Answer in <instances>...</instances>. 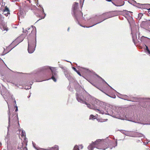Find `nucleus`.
<instances>
[{
  "mask_svg": "<svg viewBox=\"0 0 150 150\" xmlns=\"http://www.w3.org/2000/svg\"><path fill=\"white\" fill-rule=\"evenodd\" d=\"M87 102H85L84 103L87 105L88 108L90 109H93L95 110L98 111L100 114H105L118 119L131 121V117L127 115H125L124 113L123 112L121 113L120 111V109L117 107L115 106L110 107L107 105L105 106L104 108L105 111V112L104 111L102 110V107L100 106L98 109L96 107L93 108Z\"/></svg>",
  "mask_w": 150,
  "mask_h": 150,
  "instance_id": "obj_1",
  "label": "nucleus"
},
{
  "mask_svg": "<svg viewBox=\"0 0 150 150\" xmlns=\"http://www.w3.org/2000/svg\"><path fill=\"white\" fill-rule=\"evenodd\" d=\"M113 144L114 143L111 140H108L107 142H105L103 141L98 139L89 145L88 148L89 150H93L94 148L103 150H105L108 148L112 149L113 147H115L117 146V142H116L114 146L113 145Z\"/></svg>",
  "mask_w": 150,
  "mask_h": 150,
  "instance_id": "obj_2",
  "label": "nucleus"
},
{
  "mask_svg": "<svg viewBox=\"0 0 150 150\" xmlns=\"http://www.w3.org/2000/svg\"><path fill=\"white\" fill-rule=\"evenodd\" d=\"M76 97L77 101L81 103H84L85 102L91 103L93 105L95 104H98L99 103L102 104L103 102H100L98 99L92 97L87 92L83 94H76Z\"/></svg>",
  "mask_w": 150,
  "mask_h": 150,
  "instance_id": "obj_3",
  "label": "nucleus"
},
{
  "mask_svg": "<svg viewBox=\"0 0 150 150\" xmlns=\"http://www.w3.org/2000/svg\"><path fill=\"white\" fill-rule=\"evenodd\" d=\"M78 3L75 2L73 5L72 10L74 14V15L76 20L78 21V18L79 16H82L83 14L80 11L78 10Z\"/></svg>",
  "mask_w": 150,
  "mask_h": 150,
  "instance_id": "obj_4",
  "label": "nucleus"
},
{
  "mask_svg": "<svg viewBox=\"0 0 150 150\" xmlns=\"http://www.w3.org/2000/svg\"><path fill=\"white\" fill-rule=\"evenodd\" d=\"M43 70H46L48 71L49 70H51L52 74L51 79L54 82H55L56 81V79L58 78V76L57 74V71L54 69V68H52L48 66H46L43 68Z\"/></svg>",
  "mask_w": 150,
  "mask_h": 150,
  "instance_id": "obj_5",
  "label": "nucleus"
},
{
  "mask_svg": "<svg viewBox=\"0 0 150 150\" xmlns=\"http://www.w3.org/2000/svg\"><path fill=\"white\" fill-rule=\"evenodd\" d=\"M28 50L29 53H33L35 50L36 46V41L33 39L31 41L28 40Z\"/></svg>",
  "mask_w": 150,
  "mask_h": 150,
  "instance_id": "obj_6",
  "label": "nucleus"
},
{
  "mask_svg": "<svg viewBox=\"0 0 150 150\" xmlns=\"http://www.w3.org/2000/svg\"><path fill=\"white\" fill-rule=\"evenodd\" d=\"M10 110L9 109V112L8 113V115L9 116L8 117V124L9 125L8 127V128L10 127V125L11 124L12 125H13L14 122H15L16 120L18 119V115H16L13 118V114H12V115H11L10 114Z\"/></svg>",
  "mask_w": 150,
  "mask_h": 150,
  "instance_id": "obj_7",
  "label": "nucleus"
},
{
  "mask_svg": "<svg viewBox=\"0 0 150 150\" xmlns=\"http://www.w3.org/2000/svg\"><path fill=\"white\" fill-rule=\"evenodd\" d=\"M18 40V39H17L15 41H13L11 44V45L6 48V50L4 49V51L3 52V54H2V55H5L11 49H12L13 48L9 49V48L10 47V46H12V45L13 44H14L15 43H16L17 42Z\"/></svg>",
  "mask_w": 150,
  "mask_h": 150,
  "instance_id": "obj_8",
  "label": "nucleus"
},
{
  "mask_svg": "<svg viewBox=\"0 0 150 150\" xmlns=\"http://www.w3.org/2000/svg\"><path fill=\"white\" fill-rule=\"evenodd\" d=\"M1 22H0V24H1L2 25V27L1 28V29L3 31L6 30V31H7L8 30V28L7 27L6 25H3V24L4 23L3 21L4 18L2 16H1Z\"/></svg>",
  "mask_w": 150,
  "mask_h": 150,
  "instance_id": "obj_9",
  "label": "nucleus"
},
{
  "mask_svg": "<svg viewBox=\"0 0 150 150\" xmlns=\"http://www.w3.org/2000/svg\"><path fill=\"white\" fill-rule=\"evenodd\" d=\"M3 14L6 16H8L10 14L9 9L6 7H5V8L3 10Z\"/></svg>",
  "mask_w": 150,
  "mask_h": 150,
  "instance_id": "obj_10",
  "label": "nucleus"
},
{
  "mask_svg": "<svg viewBox=\"0 0 150 150\" xmlns=\"http://www.w3.org/2000/svg\"><path fill=\"white\" fill-rule=\"evenodd\" d=\"M30 29L32 30L31 31V34H35L36 33V28L33 26H32V28H28V30Z\"/></svg>",
  "mask_w": 150,
  "mask_h": 150,
  "instance_id": "obj_11",
  "label": "nucleus"
},
{
  "mask_svg": "<svg viewBox=\"0 0 150 150\" xmlns=\"http://www.w3.org/2000/svg\"><path fill=\"white\" fill-rule=\"evenodd\" d=\"M120 2L117 3V4H115L114 3L112 2V3L115 6H120L124 5V2L120 0H119Z\"/></svg>",
  "mask_w": 150,
  "mask_h": 150,
  "instance_id": "obj_12",
  "label": "nucleus"
},
{
  "mask_svg": "<svg viewBox=\"0 0 150 150\" xmlns=\"http://www.w3.org/2000/svg\"><path fill=\"white\" fill-rule=\"evenodd\" d=\"M135 122L137 123L141 124H146L145 122H144L143 120H142V119H141L140 117H139L137 119V120L134 122Z\"/></svg>",
  "mask_w": 150,
  "mask_h": 150,
  "instance_id": "obj_13",
  "label": "nucleus"
},
{
  "mask_svg": "<svg viewBox=\"0 0 150 150\" xmlns=\"http://www.w3.org/2000/svg\"><path fill=\"white\" fill-rule=\"evenodd\" d=\"M64 74L66 77L69 80H70L71 77L67 71H65Z\"/></svg>",
  "mask_w": 150,
  "mask_h": 150,
  "instance_id": "obj_14",
  "label": "nucleus"
},
{
  "mask_svg": "<svg viewBox=\"0 0 150 150\" xmlns=\"http://www.w3.org/2000/svg\"><path fill=\"white\" fill-rule=\"evenodd\" d=\"M58 146L57 145H55L54 146V147L50 148L48 149V150H58ZM42 150H45L43 149Z\"/></svg>",
  "mask_w": 150,
  "mask_h": 150,
  "instance_id": "obj_15",
  "label": "nucleus"
},
{
  "mask_svg": "<svg viewBox=\"0 0 150 150\" xmlns=\"http://www.w3.org/2000/svg\"><path fill=\"white\" fill-rule=\"evenodd\" d=\"M125 134L127 136H128L130 137H132V135L131 134V132L128 131L126 132V133Z\"/></svg>",
  "mask_w": 150,
  "mask_h": 150,
  "instance_id": "obj_16",
  "label": "nucleus"
},
{
  "mask_svg": "<svg viewBox=\"0 0 150 150\" xmlns=\"http://www.w3.org/2000/svg\"><path fill=\"white\" fill-rule=\"evenodd\" d=\"M10 138V134L8 132L7 134L6 135V137H5V140H7V142L9 140Z\"/></svg>",
  "mask_w": 150,
  "mask_h": 150,
  "instance_id": "obj_17",
  "label": "nucleus"
},
{
  "mask_svg": "<svg viewBox=\"0 0 150 150\" xmlns=\"http://www.w3.org/2000/svg\"><path fill=\"white\" fill-rule=\"evenodd\" d=\"M25 136H26V134H25V131H24L23 130H22V134H21L22 137H25Z\"/></svg>",
  "mask_w": 150,
  "mask_h": 150,
  "instance_id": "obj_18",
  "label": "nucleus"
},
{
  "mask_svg": "<svg viewBox=\"0 0 150 150\" xmlns=\"http://www.w3.org/2000/svg\"><path fill=\"white\" fill-rule=\"evenodd\" d=\"M138 18L139 19H140L143 16V14L142 13H139L138 15Z\"/></svg>",
  "mask_w": 150,
  "mask_h": 150,
  "instance_id": "obj_19",
  "label": "nucleus"
},
{
  "mask_svg": "<svg viewBox=\"0 0 150 150\" xmlns=\"http://www.w3.org/2000/svg\"><path fill=\"white\" fill-rule=\"evenodd\" d=\"M73 150H79V147L77 146H75Z\"/></svg>",
  "mask_w": 150,
  "mask_h": 150,
  "instance_id": "obj_20",
  "label": "nucleus"
},
{
  "mask_svg": "<svg viewBox=\"0 0 150 150\" xmlns=\"http://www.w3.org/2000/svg\"><path fill=\"white\" fill-rule=\"evenodd\" d=\"M97 76H98V77H99V78H101V79H102V80L103 81H104V82H105L106 83H107V84H108V86H110V87L111 88V89H113V90H114L113 88H112L111 86H109V85H108V83H107L105 81H104V80H103V79H102L101 77H100V76H98V75H97Z\"/></svg>",
  "mask_w": 150,
  "mask_h": 150,
  "instance_id": "obj_21",
  "label": "nucleus"
},
{
  "mask_svg": "<svg viewBox=\"0 0 150 150\" xmlns=\"http://www.w3.org/2000/svg\"><path fill=\"white\" fill-rule=\"evenodd\" d=\"M31 88V86H26L25 87V88L26 90H27V89H29Z\"/></svg>",
  "mask_w": 150,
  "mask_h": 150,
  "instance_id": "obj_22",
  "label": "nucleus"
},
{
  "mask_svg": "<svg viewBox=\"0 0 150 150\" xmlns=\"http://www.w3.org/2000/svg\"><path fill=\"white\" fill-rule=\"evenodd\" d=\"M120 132L123 134H125L126 133V131L123 130H120Z\"/></svg>",
  "mask_w": 150,
  "mask_h": 150,
  "instance_id": "obj_23",
  "label": "nucleus"
},
{
  "mask_svg": "<svg viewBox=\"0 0 150 150\" xmlns=\"http://www.w3.org/2000/svg\"><path fill=\"white\" fill-rule=\"evenodd\" d=\"M94 117V116L93 115H91L89 119H93Z\"/></svg>",
  "mask_w": 150,
  "mask_h": 150,
  "instance_id": "obj_24",
  "label": "nucleus"
},
{
  "mask_svg": "<svg viewBox=\"0 0 150 150\" xmlns=\"http://www.w3.org/2000/svg\"><path fill=\"white\" fill-rule=\"evenodd\" d=\"M72 69L74 71H75L76 72H77L78 71L74 67H72Z\"/></svg>",
  "mask_w": 150,
  "mask_h": 150,
  "instance_id": "obj_25",
  "label": "nucleus"
},
{
  "mask_svg": "<svg viewBox=\"0 0 150 150\" xmlns=\"http://www.w3.org/2000/svg\"><path fill=\"white\" fill-rule=\"evenodd\" d=\"M141 119H142V120L144 121V117L143 116H141L140 117Z\"/></svg>",
  "mask_w": 150,
  "mask_h": 150,
  "instance_id": "obj_26",
  "label": "nucleus"
},
{
  "mask_svg": "<svg viewBox=\"0 0 150 150\" xmlns=\"http://www.w3.org/2000/svg\"><path fill=\"white\" fill-rule=\"evenodd\" d=\"M79 148H81V149H82L83 148V146L82 145H81L79 146Z\"/></svg>",
  "mask_w": 150,
  "mask_h": 150,
  "instance_id": "obj_27",
  "label": "nucleus"
},
{
  "mask_svg": "<svg viewBox=\"0 0 150 150\" xmlns=\"http://www.w3.org/2000/svg\"><path fill=\"white\" fill-rule=\"evenodd\" d=\"M147 52L148 54L149 55H150V51L149 50H148L147 51Z\"/></svg>",
  "mask_w": 150,
  "mask_h": 150,
  "instance_id": "obj_28",
  "label": "nucleus"
},
{
  "mask_svg": "<svg viewBox=\"0 0 150 150\" xmlns=\"http://www.w3.org/2000/svg\"><path fill=\"white\" fill-rule=\"evenodd\" d=\"M76 86H77L78 88H80L81 87L78 84H77Z\"/></svg>",
  "mask_w": 150,
  "mask_h": 150,
  "instance_id": "obj_29",
  "label": "nucleus"
},
{
  "mask_svg": "<svg viewBox=\"0 0 150 150\" xmlns=\"http://www.w3.org/2000/svg\"><path fill=\"white\" fill-rule=\"evenodd\" d=\"M76 72L80 76H81V74H80V73L78 71L77 72Z\"/></svg>",
  "mask_w": 150,
  "mask_h": 150,
  "instance_id": "obj_30",
  "label": "nucleus"
},
{
  "mask_svg": "<svg viewBox=\"0 0 150 150\" xmlns=\"http://www.w3.org/2000/svg\"><path fill=\"white\" fill-rule=\"evenodd\" d=\"M100 23V22H98V23H96V24H95L94 25H92V26H91L89 27H92V26H94V25H96V24H98V23ZM87 27V28H88V27Z\"/></svg>",
  "mask_w": 150,
  "mask_h": 150,
  "instance_id": "obj_31",
  "label": "nucleus"
},
{
  "mask_svg": "<svg viewBox=\"0 0 150 150\" xmlns=\"http://www.w3.org/2000/svg\"><path fill=\"white\" fill-rule=\"evenodd\" d=\"M16 109L15 110V111L17 112L18 110V107L17 106H16Z\"/></svg>",
  "mask_w": 150,
  "mask_h": 150,
  "instance_id": "obj_32",
  "label": "nucleus"
},
{
  "mask_svg": "<svg viewBox=\"0 0 150 150\" xmlns=\"http://www.w3.org/2000/svg\"><path fill=\"white\" fill-rule=\"evenodd\" d=\"M133 32L132 30V38H133V40H134V35H133Z\"/></svg>",
  "mask_w": 150,
  "mask_h": 150,
  "instance_id": "obj_33",
  "label": "nucleus"
},
{
  "mask_svg": "<svg viewBox=\"0 0 150 150\" xmlns=\"http://www.w3.org/2000/svg\"><path fill=\"white\" fill-rule=\"evenodd\" d=\"M39 6L42 8V11L43 12H44V10L43 8L42 7V6L40 5H39Z\"/></svg>",
  "mask_w": 150,
  "mask_h": 150,
  "instance_id": "obj_34",
  "label": "nucleus"
},
{
  "mask_svg": "<svg viewBox=\"0 0 150 150\" xmlns=\"http://www.w3.org/2000/svg\"><path fill=\"white\" fill-rule=\"evenodd\" d=\"M146 51H147V50H149V49H148V47L147 46H146Z\"/></svg>",
  "mask_w": 150,
  "mask_h": 150,
  "instance_id": "obj_35",
  "label": "nucleus"
},
{
  "mask_svg": "<svg viewBox=\"0 0 150 150\" xmlns=\"http://www.w3.org/2000/svg\"><path fill=\"white\" fill-rule=\"evenodd\" d=\"M24 150H27V147H25L24 148Z\"/></svg>",
  "mask_w": 150,
  "mask_h": 150,
  "instance_id": "obj_36",
  "label": "nucleus"
},
{
  "mask_svg": "<svg viewBox=\"0 0 150 150\" xmlns=\"http://www.w3.org/2000/svg\"><path fill=\"white\" fill-rule=\"evenodd\" d=\"M148 12L149 13H150V8H149V9H148Z\"/></svg>",
  "mask_w": 150,
  "mask_h": 150,
  "instance_id": "obj_37",
  "label": "nucleus"
},
{
  "mask_svg": "<svg viewBox=\"0 0 150 150\" xmlns=\"http://www.w3.org/2000/svg\"><path fill=\"white\" fill-rule=\"evenodd\" d=\"M144 144L145 145H146V144H147V143H147V142H144Z\"/></svg>",
  "mask_w": 150,
  "mask_h": 150,
  "instance_id": "obj_38",
  "label": "nucleus"
},
{
  "mask_svg": "<svg viewBox=\"0 0 150 150\" xmlns=\"http://www.w3.org/2000/svg\"><path fill=\"white\" fill-rule=\"evenodd\" d=\"M106 1L109 2H111L112 1V0H106Z\"/></svg>",
  "mask_w": 150,
  "mask_h": 150,
  "instance_id": "obj_39",
  "label": "nucleus"
},
{
  "mask_svg": "<svg viewBox=\"0 0 150 150\" xmlns=\"http://www.w3.org/2000/svg\"><path fill=\"white\" fill-rule=\"evenodd\" d=\"M18 43H16L15 45L14 46V47H13V48H14V47H16V46L17 45H18Z\"/></svg>",
  "mask_w": 150,
  "mask_h": 150,
  "instance_id": "obj_40",
  "label": "nucleus"
},
{
  "mask_svg": "<svg viewBox=\"0 0 150 150\" xmlns=\"http://www.w3.org/2000/svg\"><path fill=\"white\" fill-rule=\"evenodd\" d=\"M142 135H143L142 134H140L139 137H142Z\"/></svg>",
  "mask_w": 150,
  "mask_h": 150,
  "instance_id": "obj_41",
  "label": "nucleus"
},
{
  "mask_svg": "<svg viewBox=\"0 0 150 150\" xmlns=\"http://www.w3.org/2000/svg\"><path fill=\"white\" fill-rule=\"evenodd\" d=\"M69 28H68V31H69Z\"/></svg>",
  "mask_w": 150,
  "mask_h": 150,
  "instance_id": "obj_42",
  "label": "nucleus"
},
{
  "mask_svg": "<svg viewBox=\"0 0 150 150\" xmlns=\"http://www.w3.org/2000/svg\"><path fill=\"white\" fill-rule=\"evenodd\" d=\"M75 89H76V91H78L76 87L75 88Z\"/></svg>",
  "mask_w": 150,
  "mask_h": 150,
  "instance_id": "obj_43",
  "label": "nucleus"
},
{
  "mask_svg": "<svg viewBox=\"0 0 150 150\" xmlns=\"http://www.w3.org/2000/svg\"><path fill=\"white\" fill-rule=\"evenodd\" d=\"M30 97V95L29 96H28V98H29Z\"/></svg>",
  "mask_w": 150,
  "mask_h": 150,
  "instance_id": "obj_44",
  "label": "nucleus"
},
{
  "mask_svg": "<svg viewBox=\"0 0 150 150\" xmlns=\"http://www.w3.org/2000/svg\"><path fill=\"white\" fill-rule=\"evenodd\" d=\"M106 94L107 95H108V96H109V97H110V96H109L107 94Z\"/></svg>",
  "mask_w": 150,
  "mask_h": 150,
  "instance_id": "obj_45",
  "label": "nucleus"
},
{
  "mask_svg": "<svg viewBox=\"0 0 150 150\" xmlns=\"http://www.w3.org/2000/svg\"><path fill=\"white\" fill-rule=\"evenodd\" d=\"M115 96V97H113V98H115V96Z\"/></svg>",
  "mask_w": 150,
  "mask_h": 150,
  "instance_id": "obj_46",
  "label": "nucleus"
},
{
  "mask_svg": "<svg viewBox=\"0 0 150 150\" xmlns=\"http://www.w3.org/2000/svg\"><path fill=\"white\" fill-rule=\"evenodd\" d=\"M16 1H18V0H15Z\"/></svg>",
  "mask_w": 150,
  "mask_h": 150,
  "instance_id": "obj_47",
  "label": "nucleus"
},
{
  "mask_svg": "<svg viewBox=\"0 0 150 150\" xmlns=\"http://www.w3.org/2000/svg\"><path fill=\"white\" fill-rule=\"evenodd\" d=\"M15 86H17V85H16V84H15Z\"/></svg>",
  "mask_w": 150,
  "mask_h": 150,
  "instance_id": "obj_48",
  "label": "nucleus"
},
{
  "mask_svg": "<svg viewBox=\"0 0 150 150\" xmlns=\"http://www.w3.org/2000/svg\"><path fill=\"white\" fill-rule=\"evenodd\" d=\"M23 32H25V31H24V30H23Z\"/></svg>",
  "mask_w": 150,
  "mask_h": 150,
  "instance_id": "obj_49",
  "label": "nucleus"
},
{
  "mask_svg": "<svg viewBox=\"0 0 150 150\" xmlns=\"http://www.w3.org/2000/svg\"><path fill=\"white\" fill-rule=\"evenodd\" d=\"M18 125H19V122H18Z\"/></svg>",
  "mask_w": 150,
  "mask_h": 150,
  "instance_id": "obj_50",
  "label": "nucleus"
},
{
  "mask_svg": "<svg viewBox=\"0 0 150 150\" xmlns=\"http://www.w3.org/2000/svg\"><path fill=\"white\" fill-rule=\"evenodd\" d=\"M33 146H34V144L33 143Z\"/></svg>",
  "mask_w": 150,
  "mask_h": 150,
  "instance_id": "obj_51",
  "label": "nucleus"
},
{
  "mask_svg": "<svg viewBox=\"0 0 150 150\" xmlns=\"http://www.w3.org/2000/svg\"><path fill=\"white\" fill-rule=\"evenodd\" d=\"M146 5H149V4H146Z\"/></svg>",
  "mask_w": 150,
  "mask_h": 150,
  "instance_id": "obj_52",
  "label": "nucleus"
},
{
  "mask_svg": "<svg viewBox=\"0 0 150 150\" xmlns=\"http://www.w3.org/2000/svg\"><path fill=\"white\" fill-rule=\"evenodd\" d=\"M14 103H16V101H15V102H14Z\"/></svg>",
  "mask_w": 150,
  "mask_h": 150,
  "instance_id": "obj_53",
  "label": "nucleus"
},
{
  "mask_svg": "<svg viewBox=\"0 0 150 150\" xmlns=\"http://www.w3.org/2000/svg\"><path fill=\"white\" fill-rule=\"evenodd\" d=\"M125 96H126V97H127V96L126 95H125Z\"/></svg>",
  "mask_w": 150,
  "mask_h": 150,
  "instance_id": "obj_54",
  "label": "nucleus"
},
{
  "mask_svg": "<svg viewBox=\"0 0 150 150\" xmlns=\"http://www.w3.org/2000/svg\"><path fill=\"white\" fill-rule=\"evenodd\" d=\"M105 20V19H103V21L104 20Z\"/></svg>",
  "mask_w": 150,
  "mask_h": 150,
  "instance_id": "obj_55",
  "label": "nucleus"
}]
</instances>
